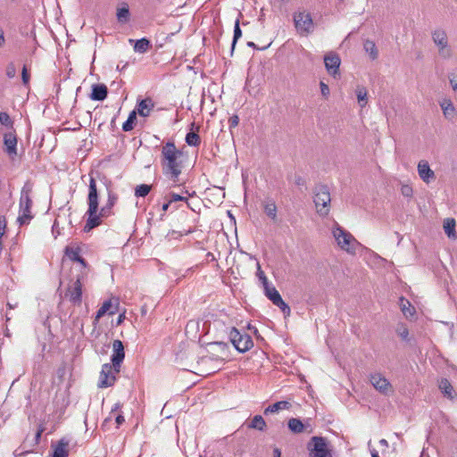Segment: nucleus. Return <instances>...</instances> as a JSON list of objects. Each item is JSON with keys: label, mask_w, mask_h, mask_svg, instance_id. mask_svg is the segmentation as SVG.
<instances>
[{"label": "nucleus", "mask_w": 457, "mask_h": 457, "mask_svg": "<svg viewBox=\"0 0 457 457\" xmlns=\"http://www.w3.org/2000/svg\"><path fill=\"white\" fill-rule=\"evenodd\" d=\"M182 152L176 147L172 141H168L162 146L160 162L162 174L174 183L179 181V177L182 172Z\"/></svg>", "instance_id": "nucleus-1"}, {"label": "nucleus", "mask_w": 457, "mask_h": 457, "mask_svg": "<svg viewBox=\"0 0 457 457\" xmlns=\"http://www.w3.org/2000/svg\"><path fill=\"white\" fill-rule=\"evenodd\" d=\"M33 187L29 181H27L21 190V196L19 202V216L17 222L20 226L29 224L34 215L31 212L32 207V194Z\"/></svg>", "instance_id": "nucleus-2"}, {"label": "nucleus", "mask_w": 457, "mask_h": 457, "mask_svg": "<svg viewBox=\"0 0 457 457\" xmlns=\"http://www.w3.org/2000/svg\"><path fill=\"white\" fill-rule=\"evenodd\" d=\"M313 202L317 212L321 216H326L329 212V204L331 202L330 193L325 185H317L313 189Z\"/></svg>", "instance_id": "nucleus-3"}, {"label": "nucleus", "mask_w": 457, "mask_h": 457, "mask_svg": "<svg viewBox=\"0 0 457 457\" xmlns=\"http://www.w3.org/2000/svg\"><path fill=\"white\" fill-rule=\"evenodd\" d=\"M295 28L300 36H307L313 32L314 22L310 12H295L293 14Z\"/></svg>", "instance_id": "nucleus-4"}, {"label": "nucleus", "mask_w": 457, "mask_h": 457, "mask_svg": "<svg viewBox=\"0 0 457 457\" xmlns=\"http://www.w3.org/2000/svg\"><path fill=\"white\" fill-rule=\"evenodd\" d=\"M333 237H335L338 246L348 253H354L355 248L353 247V244L356 242L352 234L338 224H337L333 230Z\"/></svg>", "instance_id": "nucleus-5"}, {"label": "nucleus", "mask_w": 457, "mask_h": 457, "mask_svg": "<svg viewBox=\"0 0 457 457\" xmlns=\"http://www.w3.org/2000/svg\"><path fill=\"white\" fill-rule=\"evenodd\" d=\"M229 340L239 353H245L253 346L252 337L248 334H241L234 327L230 328Z\"/></svg>", "instance_id": "nucleus-6"}, {"label": "nucleus", "mask_w": 457, "mask_h": 457, "mask_svg": "<svg viewBox=\"0 0 457 457\" xmlns=\"http://www.w3.org/2000/svg\"><path fill=\"white\" fill-rule=\"evenodd\" d=\"M310 457H331L328 441L322 436H312L307 446Z\"/></svg>", "instance_id": "nucleus-7"}, {"label": "nucleus", "mask_w": 457, "mask_h": 457, "mask_svg": "<svg viewBox=\"0 0 457 457\" xmlns=\"http://www.w3.org/2000/svg\"><path fill=\"white\" fill-rule=\"evenodd\" d=\"M432 39L435 45L438 46V52L441 56L447 59L452 55L451 49L448 47V39L445 30L436 29L432 33Z\"/></svg>", "instance_id": "nucleus-8"}, {"label": "nucleus", "mask_w": 457, "mask_h": 457, "mask_svg": "<svg viewBox=\"0 0 457 457\" xmlns=\"http://www.w3.org/2000/svg\"><path fill=\"white\" fill-rule=\"evenodd\" d=\"M116 374L113 365L104 363L100 372L98 387L106 388L112 386L116 381Z\"/></svg>", "instance_id": "nucleus-9"}, {"label": "nucleus", "mask_w": 457, "mask_h": 457, "mask_svg": "<svg viewBox=\"0 0 457 457\" xmlns=\"http://www.w3.org/2000/svg\"><path fill=\"white\" fill-rule=\"evenodd\" d=\"M82 276L78 275L76 279L69 286L66 296L74 305H80L82 302Z\"/></svg>", "instance_id": "nucleus-10"}, {"label": "nucleus", "mask_w": 457, "mask_h": 457, "mask_svg": "<svg viewBox=\"0 0 457 457\" xmlns=\"http://www.w3.org/2000/svg\"><path fill=\"white\" fill-rule=\"evenodd\" d=\"M125 358V351L123 343L115 339L112 343V354L111 356L112 365L114 367V371L119 373L120 370L121 363L123 362Z\"/></svg>", "instance_id": "nucleus-11"}, {"label": "nucleus", "mask_w": 457, "mask_h": 457, "mask_svg": "<svg viewBox=\"0 0 457 457\" xmlns=\"http://www.w3.org/2000/svg\"><path fill=\"white\" fill-rule=\"evenodd\" d=\"M324 63L326 70L329 75L336 78L339 75V67L341 59L339 55L334 52H330L324 56Z\"/></svg>", "instance_id": "nucleus-12"}, {"label": "nucleus", "mask_w": 457, "mask_h": 457, "mask_svg": "<svg viewBox=\"0 0 457 457\" xmlns=\"http://www.w3.org/2000/svg\"><path fill=\"white\" fill-rule=\"evenodd\" d=\"M370 381L379 393L385 395L393 392L390 382L378 373L370 375Z\"/></svg>", "instance_id": "nucleus-13"}, {"label": "nucleus", "mask_w": 457, "mask_h": 457, "mask_svg": "<svg viewBox=\"0 0 457 457\" xmlns=\"http://www.w3.org/2000/svg\"><path fill=\"white\" fill-rule=\"evenodd\" d=\"M4 153L13 160L17 156V137L13 132L4 134Z\"/></svg>", "instance_id": "nucleus-14"}, {"label": "nucleus", "mask_w": 457, "mask_h": 457, "mask_svg": "<svg viewBox=\"0 0 457 457\" xmlns=\"http://www.w3.org/2000/svg\"><path fill=\"white\" fill-rule=\"evenodd\" d=\"M98 209H99L98 207H96V208L88 207V209L87 211V214L88 218H87V223L83 228V230L85 232H89L90 230L98 227L101 224V222H102L101 219L104 217L100 215V212H98Z\"/></svg>", "instance_id": "nucleus-15"}, {"label": "nucleus", "mask_w": 457, "mask_h": 457, "mask_svg": "<svg viewBox=\"0 0 457 457\" xmlns=\"http://www.w3.org/2000/svg\"><path fill=\"white\" fill-rule=\"evenodd\" d=\"M418 173L420 178L427 184L436 179L435 172L430 169L427 161H420L418 163Z\"/></svg>", "instance_id": "nucleus-16"}, {"label": "nucleus", "mask_w": 457, "mask_h": 457, "mask_svg": "<svg viewBox=\"0 0 457 457\" xmlns=\"http://www.w3.org/2000/svg\"><path fill=\"white\" fill-rule=\"evenodd\" d=\"M99 195L98 191L96 187V179L91 177L89 180V186H88V195H87V204L88 207L96 208L99 205L98 201Z\"/></svg>", "instance_id": "nucleus-17"}, {"label": "nucleus", "mask_w": 457, "mask_h": 457, "mask_svg": "<svg viewBox=\"0 0 457 457\" xmlns=\"http://www.w3.org/2000/svg\"><path fill=\"white\" fill-rule=\"evenodd\" d=\"M107 192H108V199L105 203V204L101 208L100 210V215L103 217H109L112 212V209L115 205L118 196L115 193L112 191V189L109 188L107 186Z\"/></svg>", "instance_id": "nucleus-18"}, {"label": "nucleus", "mask_w": 457, "mask_h": 457, "mask_svg": "<svg viewBox=\"0 0 457 457\" xmlns=\"http://www.w3.org/2000/svg\"><path fill=\"white\" fill-rule=\"evenodd\" d=\"M154 107V103L152 98L146 97L141 101H139L137 104V113H138L141 117H148L150 115L151 111Z\"/></svg>", "instance_id": "nucleus-19"}, {"label": "nucleus", "mask_w": 457, "mask_h": 457, "mask_svg": "<svg viewBox=\"0 0 457 457\" xmlns=\"http://www.w3.org/2000/svg\"><path fill=\"white\" fill-rule=\"evenodd\" d=\"M108 95V88L104 84L92 85L90 98L94 101H104Z\"/></svg>", "instance_id": "nucleus-20"}, {"label": "nucleus", "mask_w": 457, "mask_h": 457, "mask_svg": "<svg viewBox=\"0 0 457 457\" xmlns=\"http://www.w3.org/2000/svg\"><path fill=\"white\" fill-rule=\"evenodd\" d=\"M445 119L452 120L456 116L455 107L449 98H444L439 103Z\"/></svg>", "instance_id": "nucleus-21"}, {"label": "nucleus", "mask_w": 457, "mask_h": 457, "mask_svg": "<svg viewBox=\"0 0 457 457\" xmlns=\"http://www.w3.org/2000/svg\"><path fill=\"white\" fill-rule=\"evenodd\" d=\"M438 386L444 396L447 397L448 399L453 400L457 397L456 391L447 378H442Z\"/></svg>", "instance_id": "nucleus-22"}, {"label": "nucleus", "mask_w": 457, "mask_h": 457, "mask_svg": "<svg viewBox=\"0 0 457 457\" xmlns=\"http://www.w3.org/2000/svg\"><path fill=\"white\" fill-rule=\"evenodd\" d=\"M116 312H117V307L112 306L111 300L104 301L103 303L102 306L96 312V315L95 317L94 323L96 324V322H98L99 319L102 318L106 313L112 316V315L115 314Z\"/></svg>", "instance_id": "nucleus-23"}, {"label": "nucleus", "mask_w": 457, "mask_h": 457, "mask_svg": "<svg viewBox=\"0 0 457 457\" xmlns=\"http://www.w3.org/2000/svg\"><path fill=\"white\" fill-rule=\"evenodd\" d=\"M68 445L69 443L65 439L59 440L55 445H52L54 447L52 457H68Z\"/></svg>", "instance_id": "nucleus-24"}, {"label": "nucleus", "mask_w": 457, "mask_h": 457, "mask_svg": "<svg viewBox=\"0 0 457 457\" xmlns=\"http://www.w3.org/2000/svg\"><path fill=\"white\" fill-rule=\"evenodd\" d=\"M292 407V404L288 401H279L273 404L269 405L265 408L263 413L264 415H268L270 413H275L279 411L280 410H289Z\"/></svg>", "instance_id": "nucleus-25"}, {"label": "nucleus", "mask_w": 457, "mask_h": 457, "mask_svg": "<svg viewBox=\"0 0 457 457\" xmlns=\"http://www.w3.org/2000/svg\"><path fill=\"white\" fill-rule=\"evenodd\" d=\"M151 47V41L145 37L137 40L134 45V50L140 54L146 53Z\"/></svg>", "instance_id": "nucleus-26"}, {"label": "nucleus", "mask_w": 457, "mask_h": 457, "mask_svg": "<svg viewBox=\"0 0 457 457\" xmlns=\"http://www.w3.org/2000/svg\"><path fill=\"white\" fill-rule=\"evenodd\" d=\"M117 20L120 23H127L129 21V8L127 4L117 9Z\"/></svg>", "instance_id": "nucleus-27"}, {"label": "nucleus", "mask_w": 457, "mask_h": 457, "mask_svg": "<svg viewBox=\"0 0 457 457\" xmlns=\"http://www.w3.org/2000/svg\"><path fill=\"white\" fill-rule=\"evenodd\" d=\"M455 225V220L453 218H448L444 221V230L450 238H456Z\"/></svg>", "instance_id": "nucleus-28"}, {"label": "nucleus", "mask_w": 457, "mask_h": 457, "mask_svg": "<svg viewBox=\"0 0 457 457\" xmlns=\"http://www.w3.org/2000/svg\"><path fill=\"white\" fill-rule=\"evenodd\" d=\"M287 425H288V428L290 429V431L295 434H300V433L303 432V430H304L303 423L301 421V420L296 419V418L289 419Z\"/></svg>", "instance_id": "nucleus-29"}, {"label": "nucleus", "mask_w": 457, "mask_h": 457, "mask_svg": "<svg viewBox=\"0 0 457 457\" xmlns=\"http://www.w3.org/2000/svg\"><path fill=\"white\" fill-rule=\"evenodd\" d=\"M249 428L257 429L260 431H263L266 428V422L262 416L255 415L252 421L247 425Z\"/></svg>", "instance_id": "nucleus-30"}, {"label": "nucleus", "mask_w": 457, "mask_h": 457, "mask_svg": "<svg viewBox=\"0 0 457 457\" xmlns=\"http://www.w3.org/2000/svg\"><path fill=\"white\" fill-rule=\"evenodd\" d=\"M363 47L365 52L370 54L371 60H376L378 58V52L375 43L372 40L367 39L363 44Z\"/></svg>", "instance_id": "nucleus-31"}, {"label": "nucleus", "mask_w": 457, "mask_h": 457, "mask_svg": "<svg viewBox=\"0 0 457 457\" xmlns=\"http://www.w3.org/2000/svg\"><path fill=\"white\" fill-rule=\"evenodd\" d=\"M400 302H401V310H402L403 315L406 318L412 317L415 313V309L411 304V303L408 300L404 299L403 297L400 298Z\"/></svg>", "instance_id": "nucleus-32"}, {"label": "nucleus", "mask_w": 457, "mask_h": 457, "mask_svg": "<svg viewBox=\"0 0 457 457\" xmlns=\"http://www.w3.org/2000/svg\"><path fill=\"white\" fill-rule=\"evenodd\" d=\"M264 212L271 220L277 219V206L274 201L270 200L263 204Z\"/></svg>", "instance_id": "nucleus-33"}, {"label": "nucleus", "mask_w": 457, "mask_h": 457, "mask_svg": "<svg viewBox=\"0 0 457 457\" xmlns=\"http://www.w3.org/2000/svg\"><path fill=\"white\" fill-rule=\"evenodd\" d=\"M137 120V112L136 110L130 112L127 120L122 124L123 131H130L134 129L135 122Z\"/></svg>", "instance_id": "nucleus-34"}, {"label": "nucleus", "mask_w": 457, "mask_h": 457, "mask_svg": "<svg viewBox=\"0 0 457 457\" xmlns=\"http://www.w3.org/2000/svg\"><path fill=\"white\" fill-rule=\"evenodd\" d=\"M356 96L361 107L365 106L368 99L366 88L362 86H358L356 88Z\"/></svg>", "instance_id": "nucleus-35"}, {"label": "nucleus", "mask_w": 457, "mask_h": 457, "mask_svg": "<svg viewBox=\"0 0 457 457\" xmlns=\"http://www.w3.org/2000/svg\"><path fill=\"white\" fill-rule=\"evenodd\" d=\"M186 143L190 146H198L201 144V138L196 132L191 131L186 135Z\"/></svg>", "instance_id": "nucleus-36"}, {"label": "nucleus", "mask_w": 457, "mask_h": 457, "mask_svg": "<svg viewBox=\"0 0 457 457\" xmlns=\"http://www.w3.org/2000/svg\"><path fill=\"white\" fill-rule=\"evenodd\" d=\"M241 37H242V30L240 29V21H239V19H237V21L235 22L234 36H233V40H232V44H231V54L234 52V49H235V46H236V44H237V40Z\"/></svg>", "instance_id": "nucleus-37"}, {"label": "nucleus", "mask_w": 457, "mask_h": 457, "mask_svg": "<svg viewBox=\"0 0 457 457\" xmlns=\"http://www.w3.org/2000/svg\"><path fill=\"white\" fill-rule=\"evenodd\" d=\"M65 255H67L72 262H77L80 257V248L79 247H71L66 246L64 250Z\"/></svg>", "instance_id": "nucleus-38"}, {"label": "nucleus", "mask_w": 457, "mask_h": 457, "mask_svg": "<svg viewBox=\"0 0 457 457\" xmlns=\"http://www.w3.org/2000/svg\"><path fill=\"white\" fill-rule=\"evenodd\" d=\"M264 295L273 304L281 297L279 292L276 289L275 287L266 288Z\"/></svg>", "instance_id": "nucleus-39"}, {"label": "nucleus", "mask_w": 457, "mask_h": 457, "mask_svg": "<svg viewBox=\"0 0 457 457\" xmlns=\"http://www.w3.org/2000/svg\"><path fill=\"white\" fill-rule=\"evenodd\" d=\"M151 191V186L146 184H141L135 188V195L137 197H145Z\"/></svg>", "instance_id": "nucleus-40"}, {"label": "nucleus", "mask_w": 457, "mask_h": 457, "mask_svg": "<svg viewBox=\"0 0 457 457\" xmlns=\"http://www.w3.org/2000/svg\"><path fill=\"white\" fill-rule=\"evenodd\" d=\"M274 305L278 307L286 317L290 315L291 309L288 306V304L284 302L282 297H280L278 300H277V302L274 303Z\"/></svg>", "instance_id": "nucleus-41"}, {"label": "nucleus", "mask_w": 457, "mask_h": 457, "mask_svg": "<svg viewBox=\"0 0 457 457\" xmlns=\"http://www.w3.org/2000/svg\"><path fill=\"white\" fill-rule=\"evenodd\" d=\"M0 123L8 128H12L13 125V121L12 120L10 115L4 112H0Z\"/></svg>", "instance_id": "nucleus-42"}, {"label": "nucleus", "mask_w": 457, "mask_h": 457, "mask_svg": "<svg viewBox=\"0 0 457 457\" xmlns=\"http://www.w3.org/2000/svg\"><path fill=\"white\" fill-rule=\"evenodd\" d=\"M448 78L453 90L457 93V68L449 73Z\"/></svg>", "instance_id": "nucleus-43"}, {"label": "nucleus", "mask_w": 457, "mask_h": 457, "mask_svg": "<svg viewBox=\"0 0 457 457\" xmlns=\"http://www.w3.org/2000/svg\"><path fill=\"white\" fill-rule=\"evenodd\" d=\"M5 72H6V76L9 79H12V78L15 77V75H16V67H15L13 62H9L7 64Z\"/></svg>", "instance_id": "nucleus-44"}, {"label": "nucleus", "mask_w": 457, "mask_h": 457, "mask_svg": "<svg viewBox=\"0 0 457 457\" xmlns=\"http://www.w3.org/2000/svg\"><path fill=\"white\" fill-rule=\"evenodd\" d=\"M29 79H30V76H29V73L28 71L27 66L24 65L23 68H22V71H21V79H22V83H23L24 86L29 85Z\"/></svg>", "instance_id": "nucleus-45"}, {"label": "nucleus", "mask_w": 457, "mask_h": 457, "mask_svg": "<svg viewBox=\"0 0 457 457\" xmlns=\"http://www.w3.org/2000/svg\"><path fill=\"white\" fill-rule=\"evenodd\" d=\"M401 193L405 197H411L413 194L412 187L409 185H403L401 187Z\"/></svg>", "instance_id": "nucleus-46"}, {"label": "nucleus", "mask_w": 457, "mask_h": 457, "mask_svg": "<svg viewBox=\"0 0 457 457\" xmlns=\"http://www.w3.org/2000/svg\"><path fill=\"white\" fill-rule=\"evenodd\" d=\"M320 92H321L322 96H324L325 98H328L330 94L328 86L327 84H325L323 81H320Z\"/></svg>", "instance_id": "nucleus-47"}, {"label": "nucleus", "mask_w": 457, "mask_h": 457, "mask_svg": "<svg viewBox=\"0 0 457 457\" xmlns=\"http://www.w3.org/2000/svg\"><path fill=\"white\" fill-rule=\"evenodd\" d=\"M210 346H218L220 351L222 352H225L228 350V345L227 343H224V342H221V341H217V342H212L209 344Z\"/></svg>", "instance_id": "nucleus-48"}, {"label": "nucleus", "mask_w": 457, "mask_h": 457, "mask_svg": "<svg viewBox=\"0 0 457 457\" xmlns=\"http://www.w3.org/2000/svg\"><path fill=\"white\" fill-rule=\"evenodd\" d=\"M239 123V118L237 115H233L228 120L229 129L236 128Z\"/></svg>", "instance_id": "nucleus-49"}, {"label": "nucleus", "mask_w": 457, "mask_h": 457, "mask_svg": "<svg viewBox=\"0 0 457 457\" xmlns=\"http://www.w3.org/2000/svg\"><path fill=\"white\" fill-rule=\"evenodd\" d=\"M179 201H185V202H187V198L184 197L182 195H178L176 193H170V203H171V202H179Z\"/></svg>", "instance_id": "nucleus-50"}, {"label": "nucleus", "mask_w": 457, "mask_h": 457, "mask_svg": "<svg viewBox=\"0 0 457 457\" xmlns=\"http://www.w3.org/2000/svg\"><path fill=\"white\" fill-rule=\"evenodd\" d=\"M398 335L403 338V339H407L408 338V336H409V330L407 328H403L401 329L398 330Z\"/></svg>", "instance_id": "nucleus-51"}, {"label": "nucleus", "mask_w": 457, "mask_h": 457, "mask_svg": "<svg viewBox=\"0 0 457 457\" xmlns=\"http://www.w3.org/2000/svg\"><path fill=\"white\" fill-rule=\"evenodd\" d=\"M257 276L259 278V279L261 280V282L262 280H265V278H267L266 275L264 274V272L261 270V267L260 265L258 264V270H257Z\"/></svg>", "instance_id": "nucleus-52"}, {"label": "nucleus", "mask_w": 457, "mask_h": 457, "mask_svg": "<svg viewBox=\"0 0 457 457\" xmlns=\"http://www.w3.org/2000/svg\"><path fill=\"white\" fill-rule=\"evenodd\" d=\"M247 46H250V47H253L254 49L265 50V49H267L270 46V43L269 45L263 46V47H258L253 42H248Z\"/></svg>", "instance_id": "nucleus-53"}, {"label": "nucleus", "mask_w": 457, "mask_h": 457, "mask_svg": "<svg viewBox=\"0 0 457 457\" xmlns=\"http://www.w3.org/2000/svg\"><path fill=\"white\" fill-rule=\"evenodd\" d=\"M5 45V37L3 29L0 27V48Z\"/></svg>", "instance_id": "nucleus-54"}, {"label": "nucleus", "mask_w": 457, "mask_h": 457, "mask_svg": "<svg viewBox=\"0 0 457 457\" xmlns=\"http://www.w3.org/2000/svg\"><path fill=\"white\" fill-rule=\"evenodd\" d=\"M295 183L297 186H303L305 184V180L303 177L297 176L295 177Z\"/></svg>", "instance_id": "nucleus-55"}, {"label": "nucleus", "mask_w": 457, "mask_h": 457, "mask_svg": "<svg viewBox=\"0 0 457 457\" xmlns=\"http://www.w3.org/2000/svg\"><path fill=\"white\" fill-rule=\"evenodd\" d=\"M115 421L117 423L118 426L121 425L122 423L125 422V419L123 417V415L121 414H119L116 418H115Z\"/></svg>", "instance_id": "nucleus-56"}, {"label": "nucleus", "mask_w": 457, "mask_h": 457, "mask_svg": "<svg viewBox=\"0 0 457 457\" xmlns=\"http://www.w3.org/2000/svg\"><path fill=\"white\" fill-rule=\"evenodd\" d=\"M77 262H79L82 266L83 269H86L87 267V261L84 258H82L81 256L79 258Z\"/></svg>", "instance_id": "nucleus-57"}, {"label": "nucleus", "mask_w": 457, "mask_h": 457, "mask_svg": "<svg viewBox=\"0 0 457 457\" xmlns=\"http://www.w3.org/2000/svg\"><path fill=\"white\" fill-rule=\"evenodd\" d=\"M262 287H263V289H264V292L266 291V288H270L272 287L273 286H270L269 281H268V278H265V280H262Z\"/></svg>", "instance_id": "nucleus-58"}, {"label": "nucleus", "mask_w": 457, "mask_h": 457, "mask_svg": "<svg viewBox=\"0 0 457 457\" xmlns=\"http://www.w3.org/2000/svg\"><path fill=\"white\" fill-rule=\"evenodd\" d=\"M273 456L274 457H281V452L278 448H274Z\"/></svg>", "instance_id": "nucleus-59"}, {"label": "nucleus", "mask_w": 457, "mask_h": 457, "mask_svg": "<svg viewBox=\"0 0 457 457\" xmlns=\"http://www.w3.org/2000/svg\"><path fill=\"white\" fill-rule=\"evenodd\" d=\"M170 204V201L168 203H165L162 204V210L163 212H165L169 209Z\"/></svg>", "instance_id": "nucleus-60"}, {"label": "nucleus", "mask_w": 457, "mask_h": 457, "mask_svg": "<svg viewBox=\"0 0 457 457\" xmlns=\"http://www.w3.org/2000/svg\"><path fill=\"white\" fill-rule=\"evenodd\" d=\"M371 457H379L378 453L376 449H370Z\"/></svg>", "instance_id": "nucleus-61"}, {"label": "nucleus", "mask_w": 457, "mask_h": 457, "mask_svg": "<svg viewBox=\"0 0 457 457\" xmlns=\"http://www.w3.org/2000/svg\"><path fill=\"white\" fill-rule=\"evenodd\" d=\"M379 445L385 447H388V442L384 438L379 440Z\"/></svg>", "instance_id": "nucleus-62"}, {"label": "nucleus", "mask_w": 457, "mask_h": 457, "mask_svg": "<svg viewBox=\"0 0 457 457\" xmlns=\"http://www.w3.org/2000/svg\"><path fill=\"white\" fill-rule=\"evenodd\" d=\"M42 432H43V429H42V428L37 430V434H36V440H37V441H38V440H39V438L41 437V434H42Z\"/></svg>", "instance_id": "nucleus-63"}, {"label": "nucleus", "mask_w": 457, "mask_h": 457, "mask_svg": "<svg viewBox=\"0 0 457 457\" xmlns=\"http://www.w3.org/2000/svg\"><path fill=\"white\" fill-rule=\"evenodd\" d=\"M120 408V404L119 403H115V405L112 409V412L118 411Z\"/></svg>", "instance_id": "nucleus-64"}]
</instances>
